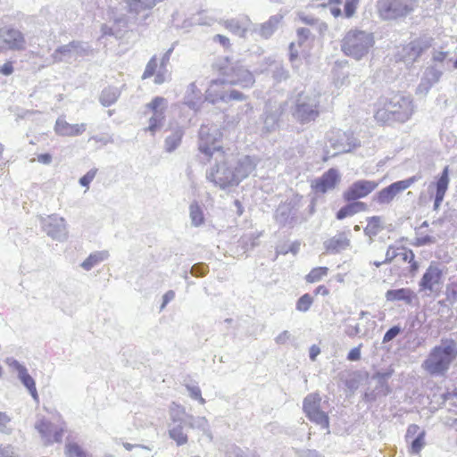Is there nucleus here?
<instances>
[{
  "instance_id": "1",
  "label": "nucleus",
  "mask_w": 457,
  "mask_h": 457,
  "mask_svg": "<svg viewBox=\"0 0 457 457\" xmlns=\"http://www.w3.org/2000/svg\"><path fill=\"white\" fill-rule=\"evenodd\" d=\"M215 161L216 164L207 172L206 178L221 189L238 185L255 167L254 159L249 155L236 158L218 151Z\"/></svg>"
},
{
  "instance_id": "2",
  "label": "nucleus",
  "mask_w": 457,
  "mask_h": 457,
  "mask_svg": "<svg viewBox=\"0 0 457 457\" xmlns=\"http://www.w3.org/2000/svg\"><path fill=\"white\" fill-rule=\"evenodd\" d=\"M456 359L457 343L452 338L442 339L430 350L422 369L430 376H445Z\"/></svg>"
},
{
  "instance_id": "3",
  "label": "nucleus",
  "mask_w": 457,
  "mask_h": 457,
  "mask_svg": "<svg viewBox=\"0 0 457 457\" xmlns=\"http://www.w3.org/2000/svg\"><path fill=\"white\" fill-rule=\"evenodd\" d=\"M410 101L404 96L395 95L385 99L374 114L376 121L381 125H388L395 121H405L410 117Z\"/></svg>"
},
{
  "instance_id": "4",
  "label": "nucleus",
  "mask_w": 457,
  "mask_h": 457,
  "mask_svg": "<svg viewBox=\"0 0 457 457\" xmlns=\"http://www.w3.org/2000/svg\"><path fill=\"white\" fill-rule=\"evenodd\" d=\"M373 45L374 38L371 34L353 29L344 37L341 49L345 55L359 60L369 53Z\"/></svg>"
},
{
  "instance_id": "5",
  "label": "nucleus",
  "mask_w": 457,
  "mask_h": 457,
  "mask_svg": "<svg viewBox=\"0 0 457 457\" xmlns=\"http://www.w3.org/2000/svg\"><path fill=\"white\" fill-rule=\"evenodd\" d=\"M320 94L297 95L295 104L294 116L301 124L315 121L320 113Z\"/></svg>"
},
{
  "instance_id": "6",
  "label": "nucleus",
  "mask_w": 457,
  "mask_h": 457,
  "mask_svg": "<svg viewBox=\"0 0 457 457\" xmlns=\"http://www.w3.org/2000/svg\"><path fill=\"white\" fill-rule=\"evenodd\" d=\"M419 0H378V12L384 20H396L406 17L418 5Z\"/></svg>"
},
{
  "instance_id": "7",
  "label": "nucleus",
  "mask_w": 457,
  "mask_h": 457,
  "mask_svg": "<svg viewBox=\"0 0 457 457\" xmlns=\"http://www.w3.org/2000/svg\"><path fill=\"white\" fill-rule=\"evenodd\" d=\"M92 52L93 49L88 43L73 40L57 47L52 54L51 58L54 63H71L79 58L91 54Z\"/></svg>"
},
{
  "instance_id": "8",
  "label": "nucleus",
  "mask_w": 457,
  "mask_h": 457,
  "mask_svg": "<svg viewBox=\"0 0 457 457\" xmlns=\"http://www.w3.org/2000/svg\"><path fill=\"white\" fill-rule=\"evenodd\" d=\"M231 84L227 83V78L213 80L205 93V100L216 104L220 101L228 103L230 100H242L243 94L230 88Z\"/></svg>"
},
{
  "instance_id": "9",
  "label": "nucleus",
  "mask_w": 457,
  "mask_h": 457,
  "mask_svg": "<svg viewBox=\"0 0 457 457\" xmlns=\"http://www.w3.org/2000/svg\"><path fill=\"white\" fill-rule=\"evenodd\" d=\"M198 137L199 151L206 156L211 157L213 154L217 155L218 151L223 152L221 147L218 145L221 133L216 125H202L199 129Z\"/></svg>"
},
{
  "instance_id": "10",
  "label": "nucleus",
  "mask_w": 457,
  "mask_h": 457,
  "mask_svg": "<svg viewBox=\"0 0 457 457\" xmlns=\"http://www.w3.org/2000/svg\"><path fill=\"white\" fill-rule=\"evenodd\" d=\"M40 224L43 231L53 240L65 242L68 239V224L63 217L55 213L41 217Z\"/></svg>"
},
{
  "instance_id": "11",
  "label": "nucleus",
  "mask_w": 457,
  "mask_h": 457,
  "mask_svg": "<svg viewBox=\"0 0 457 457\" xmlns=\"http://www.w3.org/2000/svg\"><path fill=\"white\" fill-rule=\"evenodd\" d=\"M320 403L321 397L319 394H310L303 400V410L312 422L328 429L329 419L328 414L320 410Z\"/></svg>"
},
{
  "instance_id": "12",
  "label": "nucleus",
  "mask_w": 457,
  "mask_h": 457,
  "mask_svg": "<svg viewBox=\"0 0 457 457\" xmlns=\"http://www.w3.org/2000/svg\"><path fill=\"white\" fill-rule=\"evenodd\" d=\"M167 107L168 102L162 96L154 97L146 104V108L152 112V116L149 119V126L145 129L146 131L154 135L155 132L162 127L165 120V112Z\"/></svg>"
},
{
  "instance_id": "13",
  "label": "nucleus",
  "mask_w": 457,
  "mask_h": 457,
  "mask_svg": "<svg viewBox=\"0 0 457 457\" xmlns=\"http://www.w3.org/2000/svg\"><path fill=\"white\" fill-rule=\"evenodd\" d=\"M418 179V177L413 176L404 180L394 182L378 192L375 199L380 204H390L397 195L409 188Z\"/></svg>"
},
{
  "instance_id": "14",
  "label": "nucleus",
  "mask_w": 457,
  "mask_h": 457,
  "mask_svg": "<svg viewBox=\"0 0 457 457\" xmlns=\"http://www.w3.org/2000/svg\"><path fill=\"white\" fill-rule=\"evenodd\" d=\"M378 183L373 180H358L353 183L344 193V199L347 202L363 198L374 191Z\"/></svg>"
},
{
  "instance_id": "15",
  "label": "nucleus",
  "mask_w": 457,
  "mask_h": 457,
  "mask_svg": "<svg viewBox=\"0 0 457 457\" xmlns=\"http://www.w3.org/2000/svg\"><path fill=\"white\" fill-rule=\"evenodd\" d=\"M0 40L3 44L0 45L1 47L14 51L23 50L26 45L23 34L14 29H0Z\"/></svg>"
},
{
  "instance_id": "16",
  "label": "nucleus",
  "mask_w": 457,
  "mask_h": 457,
  "mask_svg": "<svg viewBox=\"0 0 457 457\" xmlns=\"http://www.w3.org/2000/svg\"><path fill=\"white\" fill-rule=\"evenodd\" d=\"M442 277L441 269L436 264L431 263L420 281V289L433 292L436 287L442 284Z\"/></svg>"
},
{
  "instance_id": "17",
  "label": "nucleus",
  "mask_w": 457,
  "mask_h": 457,
  "mask_svg": "<svg viewBox=\"0 0 457 457\" xmlns=\"http://www.w3.org/2000/svg\"><path fill=\"white\" fill-rule=\"evenodd\" d=\"M86 123L70 124L63 118L59 117L54 125V132L61 137H77L85 132Z\"/></svg>"
},
{
  "instance_id": "18",
  "label": "nucleus",
  "mask_w": 457,
  "mask_h": 457,
  "mask_svg": "<svg viewBox=\"0 0 457 457\" xmlns=\"http://www.w3.org/2000/svg\"><path fill=\"white\" fill-rule=\"evenodd\" d=\"M339 180V176L335 169H329L319 179L315 180L312 187L316 192L326 193L333 189Z\"/></svg>"
},
{
  "instance_id": "19",
  "label": "nucleus",
  "mask_w": 457,
  "mask_h": 457,
  "mask_svg": "<svg viewBox=\"0 0 457 457\" xmlns=\"http://www.w3.org/2000/svg\"><path fill=\"white\" fill-rule=\"evenodd\" d=\"M227 83L247 87L254 83V78L248 70L243 67H237L233 68L232 73L227 76Z\"/></svg>"
},
{
  "instance_id": "20",
  "label": "nucleus",
  "mask_w": 457,
  "mask_h": 457,
  "mask_svg": "<svg viewBox=\"0 0 457 457\" xmlns=\"http://www.w3.org/2000/svg\"><path fill=\"white\" fill-rule=\"evenodd\" d=\"M183 103L191 110L197 112L203 104L202 92L195 82L190 83L186 90Z\"/></svg>"
},
{
  "instance_id": "21",
  "label": "nucleus",
  "mask_w": 457,
  "mask_h": 457,
  "mask_svg": "<svg viewBox=\"0 0 457 457\" xmlns=\"http://www.w3.org/2000/svg\"><path fill=\"white\" fill-rule=\"evenodd\" d=\"M416 436L411 445V452L412 453L418 454L420 453L421 449L425 445V436L426 433L424 430L420 429V428L416 424H411L408 427L406 431V438H412Z\"/></svg>"
},
{
  "instance_id": "22",
  "label": "nucleus",
  "mask_w": 457,
  "mask_h": 457,
  "mask_svg": "<svg viewBox=\"0 0 457 457\" xmlns=\"http://www.w3.org/2000/svg\"><path fill=\"white\" fill-rule=\"evenodd\" d=\"M112 25L103 24L101 28L103 36H113L115 37H120L123 29L128 25V20L124 15L113 16Z\"/></svg>"
},
{
  "instance_id": "23",
  "label": "nucleus",
  "mask_w": 457,
  "mask_h": 457,
  "mask_svg": "<svg viewBox=\"0 0 457 457\" xmlns=\"http://www.w3.org/2000/svg\"><path fill=\"white\" fill-rule=\"evenodd\" d=\"M350 245V240L345 232H340L330 237L324 243V247L328 253H337L346 249Z\"/></svg>"
},
{
  "instance_id": "24",
  "label": "nucleus",
  "mask_w": 457,
  "mask_h": 457,
  "mask_svg": "<svg viewBox=\"0 0 457 457\" xmlns=\"http://www.w3.org/2000/svg\"><path fill=\"white\" fill-rule=\"evenodd\" d=\"M185 131L182 127L177 126L171 129V134L164 140V149L167 153L174 152L181 144Z\"/></svg>"
},
{
  "instance_id": "25",
  "label": "nucleus",
  "mask_w": 457,
  "mask_h": 457,
  "mask_svg": "<svg viewBox=\"0 0 457 457\" xmlns=\"http://www.w3.org/2000/svg\"><path fill=\"white\" fill-rule=\"evenodd\" d=\"M448 184H449V169L446 166L444 169L441 176L439 177V179H437V181L436 183V199H435V208H437L441 204V203L445 197V192L448 188Z\"/></svg>"
},
{
  "instance_id": "26",
  "label": "nucleus",
  "mask_w": 457,
  "mask_h": 457,
  "mask_svg": "<svg viewBox=\"0 0 457 457\" xmlns=\"http://www.w3.org/2000/svg\"><path fill=\"white\" fill-rule=\"evenodd\" d=\"M225 26L232 33H234L239 37H244L250 26V21L246 18H243L241 20L232 19V20L227 21L225 22Z\"/></svg>"
},
{
  "instance_id": "27",
  "label": "nucleus",
  "mask_w": 457,
  "mask_h": 457,
  "mask_svg": "<svg viewBox=\"0 0 457 457\" xmlns=\"http://www.w3.org/2000/svg\"><path fill=\"white\" fill-rule=\"evenodd\" d=\"M109 257L107 251H96L89 254V256L80 264L81 268L87 271L92 270L100 262L105 261Z\"/></svg>"
},
{
  "instance_id": "28",
  "label": "nucleus",
  "mask_w": 457,
  "mask_h": 457,
  "mask_svg": "<svg viewBox=\"0 0 457 457\" xmlns=\"http://www.w3.org/2000/svg\"><path fill=\"white\" fill-rule=\"evenodd\" d=\"M17 376L22 385L29 390L32 398L37 402L38 395L36 388V383L34 378L29 374L27 368H24L22 370L17 373Z\"/></svg>"
},
{
  "instance_id": "29",
  "label": "nucleus",
  "mask_w": 457,
  "mask_h": 457,
  "mask_svg": "<svg viewBox=\"0 0 457 457\" xmlns=\"http://www.w3.org/2000/svg\"><path fill=\"white\" fill-rule=\"evenodd\" d=\"M387 301H405L411 303L413 297V292L410 288H400L388 290L386 294Z\"/></svg>"
},
{
  "instance_id": "30",
  "label": "nucleus",
  "mask_w": 457,
  "mask_h": 457,
  "mask_svg": "<svg viewBox=\"0 0 457 457\" xmlns=\"http://www.w3.org/2000/svg\"><path fill=\"white\" fill-rule=\"evenodd\" d=\"M35 428L46 444H52V434L54 430L53 423L42 419L37 421Z\"/></svg>"
},
{
  "instance_id": "31",
  "label": "nucleus",
  "mask_w": 457,
  "mask_h": 457,
  "mask_svg": "<svg viewBox=\"0 0 457 457\" xmlns=\"http://www.w3.org/2000/svg\"><path fill=\"white\" fill-rule=\"evenodd\" d=\"M328 268L325 266L314 267L305 275V282L308 284L318 283L328 276Z\"/></svg>"
},
{
  "instance_id": "32",
  "label": "nucleus",
  "mask_w": 457,
  "mask_h": 457,
  "mask_svg": "<svg viewBox=\"0 0 457 457\" xmlns=\"http://www.w3.org/2000/svg\"><path fill=\"white\" fill-rule=\"evenodd\" d=\"M366 204L361 202H354L353 204H347L342 207L337 213V218L338 220H343L348 216H352L361 211L365 210Z\"/></svg>"
},
{
  "instance_id": "33",
  "label": "nucleus",
  "mask_w": 457,
  "mask_h": 457,
  "mask_svg": "<svg viewBox=\"0 0 457 457\" xmlns=\"http://www.w3.org/2000/svg\"><path fill=\"white\" fill-rule=\"evenodd\" d=\"M120 95V90L114 87L104 88L100 96V103L104 106H110L113 104Z\"/></svg>"
},
{
  "instance_id": "34",
  "label": "nucleus",
  "mask_w": 457,
  "mask_h": 457,
  "mask_svg": "<svg viewBox=\"0 0 457 457\" xmlns=\"http://www.w3.org/2000/svg\"><path fill=\"white\" fill-rule=\"evenodd\" d=\"M189 216L191 225L199 227L204 222V216L203 210L197 202H193L189 206Z\"/></svg>"
},
{
  "instance_id": "35",
  "label": "nucleus",
  "mask_w": 457,
  "mask_h": 457,
  "mask_svg": "<svg viewBox=\"0 0 457 457\" xmlns=\"http://www.w3.org/2000/svg\"><path fill=\"white\" fill-rule=\"evenodd\" d=\"M185 408L176 403H172L170 407V417L173 423H185L187 416Z\"/></svg>"
},
{
  "instance_id": "36",
  "label": "nucleus",
  "mask_w": 457,
  "mask_h": 457,
  "mask_svg": "<svg viewBox=\"0 0 457 457\" xmlns=\"http://www.w3.org/2000/svg\"><path fill=\"white\" fill-rule=\"evenodd\" d=\"M186 425L191 428H197L204 434L209 431L208 420L204 417H194L189 414L187 416Z\"/></svg>"
},
{
  "instance_id": "37",
  "label": "nucleus",
  "mask_w": 457,
  "mask_h": 457,
  "mask_svg": "<svg viewBox=\"0 0 457 457\" xmlns=\"http://www.w3.org/2000/svg\"><path fill=\"white\" fill-rule=\"evenodd\" d=\"M382 229V219L379 216L368 218L364 231L369 236H376Z\"/></svg>"
},
{
  "instance_id": "38",
  "label": "nucleus",
  "mask_w": 457,
  "mask_h": 457,
  "mask_svg": "<svg viewBox=\"0 0 457 457\" xmlns=\"http://www.w3.org/2000/svg\"><path fill=\"white\" fill-rule=\"evenodd\" d=\"M169 434L178 445H183L187 442V436L183 432L182 423H178L170 428Z\"/></svg>"
},
{
  "instance_id": "39",
  "label": "nucleus",
  "mask_w": 457,
  "mask_h": 457,
  "mask_svg": "<svg viewBox=\"0 0 457 457\" xmlns=\"http://www.w3.org/2000/svg\"><path fill=\"white\" fill-rule=\"evenodd\" d=\"M314 302L313 297L309 294H303L296 302L295 308L301 312H306L310 310Z\"/></svg>"
},
{
  "instance_id": "40",
  "label": "nucleus",
  "mask_w": 457,
  "mask_h": 457,
  "mask_svg": "<svg viewBox=\"0 0 457 457\" xmlns=\"http://www.w3.org/2000/svg\"><path fill=\"white\" fill-rule=\"evenodd\" d=\"M428 227V224L427 222H424L421 227L420 228V229L416 232L417 236L415 237V241L413 243V245L415 246H422V245H429V244H432L434 243V237L430 235H423L421 232H420V229L424 227Z\"/></svg>"
},
{
  "instance_id": "41",
  "label": "nucleus",
  "mask_w": 457,
  "mask_h": 457,
  "mask_svg": "<svg viewBox=\"0 0 457 457\" xmlns=\"http://www.w3.org/2000/svg\"><path fill=\"white\" fill-rule=\"evenodd\" d=\"M278 21L277 19H270L267 22H264L261 27V34L264 37H269L277 29Z\"/></svg>"
},
{
  "instance_id": "42",
  "label": "nucleus",
  "mask_w": 457,
  "mask_h": 457,
  "mask_svg": "<svg viewBox=\"0 0 457 457\" xmlns=\"http://www.w3.org/2000/svg\"><path fill=\"white\" fill-rule=\"evenodd\" d=\"M65 454L67 457H86V453L76 443H69L66 445Z\"/></svg>"
},
{
  "instance_id": "43",
  "label": "nucleus",
  "mask_w": 457,
  "mask_h": 457,
  "mask_svg": "<svg viewBox=\"0 0 457 457\" xmlns=\"http://www.w3.org/2000/svg\"><path fill=\"white\" fill-rule=\"evenodd\" d=\"M185 386L192 399L198 401L200 404L205 403V399L203 398L201 389L197 385L186 384Z\"/></svg>"
},
{
  "instance_id": "44",
  "label": "nucleus",
  "mask_w": 457,
  "mask_h": 457,
  "mask_svg": "<svg viewBox=\"0 0 457 457\" xmlns=\"http://www.w3.org/2000/svg\"><path fill=\"white\" fill-rule=\"evenodd\" d=\"M156 68H157V58H156V55H154L147 62L145 71L142 75V79H145L152 77L155 73Z\"/></svg>"
},
{
  "instance_id": "45",
  "label": "nucleus",
  "mask_w": 457,
  "mask_h": 457,
  "mask_svg": "<svg viewBox=\"0 0 457 457\" xmlns=\"http://www.w3.org/2000/svg\"><path fill=\"white\" fill-rule=\"evenodd\" d=\"M208 270V266L203 262L195 263L191 267L190 273L195 277H204Z\"/></svg>"
},
{
  "instance_id": "46",
  "label": "nucleus",
  "mask_w": 457,
  "mask_h": 457,
  "mask_svg": "<svg viewBox=\"0 0 457 457\" xmlns=\"http://www.w3.org/2000/svg\"><path fill=\"white\" fill-rule=\"evenodd\" d=\"M96 172H97L96 169H92V170H88L84 176H82L79 179V184L82 187H86L87 188H88L89 184L94 180V179L96 175Z\"/></svg>"
},
{
  "instance_id": "47",
  "label": "nucleus",
  "mask_w": 457,
  "mask_h": 457,
  "mask_svg": "<svg viewBox=\"0 0 457 457\" xmlns=\"http://www.w3.org/2000/svg\"><path fill=\"white\" fill-rule=\"evenodd\" d=\"M359 0H346L345 4V13L346 17H352L357 8Z\"/></svg>"
},
{
  "instance_id": "48",
  "label": "nucleus",
  "mask_w": 457,
  "mask_h": 457,
  "mask_svg": "<svg viewBox=\"0 0 457 457\" xmlns=\"http://www.w3.org/2000/svg\"><path fill=\"white\" fill-rule=\"evenodd\" d=\"M0 457H20L15 453L14 447L11 445H5L0 446Z\"/></svg>"
},
{
  "instance_id": "49",
  "label": "nucleus",
  "mask_w": 457,
  "mask_h": 457,
  "mask_svg": "<svg viewBox=\"0 0 457 457\" xmlns=\"http://www.w3.org/2000/svg\"><path fill=\"white\" fill-rule=\"evenodd\" d=\"M446 298L452 303L457 301V283H452L447 287Z\"/></svg>"
},
{
  "instance_id": "50",
  "label": "nucleus",
  "mask_w": 457,
  "mask_h": 457,
  "mask_svg": "<svg viewBox=\"0 0 457 457\" xmlns=\"http://www.w3.org/2000/svg\"><path fill=\"white\" fill-rule=\"evenodd\" d=\"M5 363L12 370L16 371L17 373H19L21 370L26 368L24 365L20 363L17 360H15L12 357L6 358Z\"/></svg>"
},
{
  "instance_id": "51",
  "label": "nucleus",
  "mask_w": 457,
  "mask_h": 457,
  "mask_svg": "<svg viewBox=\"0 0 457 457\" xmlns=\"http://www.w3.org/2000/svg\"><path fill=\"white\" fill-rule=\"evenodd\" d=\"M342 0H329L328 4L330 6V12L334 17H339L341 15L340 5Z\"/></svg>"
},
{
  "instance_id": "52",
  "label": "nucleus",
  "mask_w": 457,
  "mask_h": 457,
  "mask_svg": "<svg viewBox=\"0 0 457 457\" xmlns=\"http://www.w3.org/2000/svg\"><path fill=\"white\" fill-rule=\"evenodd\" d=\"M410 257L409 263H410V272L414 274L419 270V263L414 259V253L412 251H409V253H405V259Z\"/></svg>"
},
{
  "instance_id": "53",
  "label": "nucleus",
  "mask_w": 457,
  "mask_h": 457,
  "mask_svg": "<svg viewBox=\"0 0 457 457\" xmlns=\"http://www.w3.org/2000/svg\"><path fill=\"white\" fill-rule=\"evenodd\" d=\"M400 333V328L398 327H393L388 329L383 337V342L386 343L394 339Z\"/></svg>"
},
{
  "instance_id": "54",
  "label": "nucleus",
  "mask_w": 457,
  "mask_h": 457,
  "mask_svg": "<svg viewBox=\"0 0 457 457\" xmlns=\"http://www.w3.org/2000/svg\"><path fill=\"white\" fill-rule=\"evenodd\" d=\"M11 421L10 417L5 413L0 411V432L8 433L7 424Z\"/></svg>"
},
{
  "instance_id": "55",
  "label": "nucleus",
  "mask_w": 457,
  "mask_h": 457,
  "mask_svg": "<svg viewBox=\"0 0 457 457\" xmlns=\"http://www.w3.org/2000/svg\"><path fill=\"white\" fill-rule=\"evenodd\" d=\"M361 346H362V345H360L357 347L353 348L349 352V353L347 355V359L349 361H352L360 360L361 359Z\"/></svg>"
},
{
  "instance_id": "56",
  "label": "nucleus",
  "mask_w": 457,
  "mask_h": 457,
  "mask_svg": "<svg viewBox=\"0 0 457 457\" xmlns=\"http://www.w3.org/2000/svg\"><path fill=\"white\" fill-rule=\"evenodd\" d=\"M297 36L299 39V44L301 45L310 37L311 31L309 29L301 28L297 30Z\"/></svg>"
},
{
  "instance_id": "57",
  "label": "nucleus",
  "mask_w": 457,
  "mask_h": 457,
  "mask_svg": "<svg viewBox=\"0 0 457 457\" xmlns=\"http://www.w3.org/2000/svg\"><path fill=\"white\" fill-rule=\"evenodd\" d=\"M63 433H64L63 428H56L54 425V430H53V434H52V444L54 442H61Z\"/></svg>"
},
{
  "instance_id": "58",
  "label": "nucleus",
  "mask_w": 457,
  "mask_h": 457,
  "mask_svg": "<svg viewBox=\"0 0 457 457\" xmlns=\"http://www.w3.org/2000/svg\"><path fill=\"white\" fill-rule=\"evenodd\" d=\"M175 298V292L173 290L167 291L162 296V303L161 310L164 309L165 306Z\"/></svg>"
},
{
  "instance_id": "59",
  "label": "nucleus",
  "mask_w": 457,
  "mask_h": 457,
  "mask_svg": "<svg viewBox=\"0 0 457 457\" xmlns=\"http://www.w3.org/2000/svg\"><path fill=\"white\" fill-rule=\"evenodd\" d=\"M173 49H174L173 47H170L163 54L162 60H161V65H160L161 70H165V67L170 61V58L173 52Z\"/></svg>"
},
{
  "instance_id": "60",
  "label": "nucleus",
  "mask_w": 457,
  "mask_h": 457,
  "mask_svg": "<svg viewBox=\"0 0 457 457\" xmlns=\"http://www.w3.org/2000/svg\"><path fill=\"white\" fill-rule=\"evenodd\" d=\"M13 72V65L12 62H6L4 65L0 66V73L9 76Z\"/></svg>"
},
{
  "instance_id": "61",
  "label": "nucleus",
  "mask_w": 457,
  "mask_h": 457,
  "mask_svg": "<svg viewBox=\"0 0 457 457\" xmlns=\"http://www.w3.org/2000/svg\"><path fill=\"white\" fill-rule=\"evenodd\" d=\"M168 79V76L166 74V70H161L156 73L154 78V83L155 84H162L164 83Z\"/></svg>"
},
{
  "instance_id": "62",
  "label": "nucleus",
  "mask_w": 457,
  "mask_h": 457,
  "mask_svg": "<svg viewBox=\"0 0 457 457\" xmlns=\"http://www.w3.org/2000/svg\"><path fill=\"white\" fill-rule=\"evenodd\" d=\"M330 294L329 289L325 285H320L314 289V295H323L328 296Z\"/></svg>"
},
{
  "instance_id": "63",
  "label": "nucleus",
  "mask_w": 457,
  "mask_h": 457,
  "mask_svg": "<svg viewBox=\"0 0 457 457\" xmlns=\"http://www.w3.org/2000/svg\"><path fill=\"white\" fill-rule=\"evenodd\" d=\"M213 40L215 42H219L224 47H228L229 46V39L223 35H215Z\"/></svg>"
},
{
  "instance_id": "64",
  "label": "nucleus",
  "mask_w": 457,
  "mask_h": 457,
  "mask_svg": "<svg viewBox=\"0 0 457 457\" xmlns=\"http://www.w3.org/2000/svg\"><path fill=\"white\" fill-rule=\"evenodd\" d=\"M52 155L50 154H41L39 155H37V161L40 162V163H43V164H46V165H48L52 162Z\"/></svg>"
}]
</instances>
